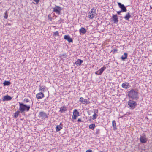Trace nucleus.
<instances>
[{
    "label": "nucleus",
    "mask_w": 152,
    "mask_h": 152,
    "mask_svg": "<svg viewBox=\"0 0 152 152\" xmlns=\"http://www.w3.org/2000/svg\"><path fill=\"white\" fill-rule=\"evenodd\" d=\"M19 110L21 113L24 112L25 111H28L30 108V105H26L23 103L19 102Z\"/></svg>",
    "instance_id": "nucleus-2"
},
{
    "label": "nucleus",
    "mask_w": 152,
    "mask_h": 152,
    "mask_svg": "<svg viewBox=\"0 0 152 152\" xmlns=\"http://www.w3.org/2000/svg\"><path fill=\"white\" fill-rule=\"evenodd\" d=\"M86 152H93L92 150L91 149H88L87 150Z\"/></svg>",
    "instance_id": "nucleus-36"
},
{
    "label": "nucleus",
    "mask_w": 152,
    "mask_h": 152,
    "mask_svg": "<svg viewBox=\"0 0 152 152\" xmlns=\"http://www.w3.org/2000/svg\"><path fill=\"white\" fill-rule=\"evenodd\" d=\"M53 12L58 13V14H60V11L62 10L61 8L59 6H56L55 7L53 8Z\"/></svg>",
    "instance_id": "nucleus-5"
},
{
    "label": "nucleus",
    "mask_w": 152,
    "mask_h": 152,
    "mask_svg": "<svg viewBox=\"0 0 152 152\" xmlns=\"http://www.w3.org/2000/svg\"><path fill=\"white\" fill-rule=\"evenodd\" d=\"M95 127V125L94 124H92L89 125V128L90 129L93 130Z\"/></svg>",
    "instance_id": "nucleus-24"
},
{
    "label": "nucleus",
    "mask_w": 152,
    "mask_h": 152,
    "mask_svg": "<svg viewBox=\"0 0 152 152\" xmlns=\"http://www.w3.org/2000/svg\"><path fill=\"white\" fill-rule=\"evenodd\" d=\"M128 96L134 100H137L139 98L137 90L132 89L128 92Z\"/></svg>",
    "instance_id": "nucleus-1"
},
{
    "label": "nucleus",
    "mask_w": 152,
    "mask_h": 152,
    "mask_svg": "<svg viewBox=\"0 0 152 152\" xmlns=\"http://www.w3.org/2000/svg\"><path fill=\"white\" fill-rule=\"evenodd\" d=\"M6 25H10V23H7L6 24Z\"/></svg>",
    "instance_id": "nucleus-42"
},
{
    "label": "nucleus",
    "mask_w": 152,
    "mask_h": 152,
    "mask_svg": "<svg viewBox=\"0 0 152 152\" xmlns=\"http://www.w3.org/2000/svg\"><path fill=\"white\" fill-rule=\"evenodd\" d=\"M96 12V10L94 8L91 9L88 15V18L91 19H93L95 16Z\"/></svg>",
    "instance_id": "nucleus-4"
},
{
    "label": "nucleus",
    "mask_w": 152,
    "mask_h": 152,
    "mask_svg": "<svg viewBox=\"0 0 152 152\" xmlns=\"http://www.w3.org/2000/svg\"><path fill=\"white\" fill-rule=\"evenodd\" d=\"M45 95L42 92H39L36 94V97L37 99H41L44 97Z\"/></svg>",
    "instance_id": "nucleus-11"
},
{
    "label": "nucleus",
    "mask_w": 152,
    "mask_h": 152,
    "mask_svg": "<svg viewBox=\"0 0 152 152\" xmlns=\"http://www.w3.org/2000/svg\"><path fill=\"white\" fill-rule=\"evenodd\" d=\"M79 112L76 109H75L73 112L72 118L74 119H76L77 117L79 116Z\"/></svg>",
    "instance_id": "nucleus-8"
},
{
    "label": "nucleus",
    "mask_w": 152,
    "mask_h": 152,
    "mask_svg": "<svg viewBox=\"0 0 152 152\" xmlns=\"http://www.w3.org/2000/svg\"><path fill=\"white\" fill-rule=\"evenodd\" d=\"M62 20L61 19V18L60 19V21H59L60 23L61 22V21H62Z\"/></svg>",
    "instance_id": "nucleus-43"
},
{
    "label": "nucleus",
    "mask_w": 152,
    "mask_h": 152,
    "mask_svg": "<svg viewBox=\"0 0 152 152\" xmlns=\"http://www.w3.org/2000/svg\"><path fill=\"white\" fill-rule=\"evenodd\" d=\"M64 38L65 39L67 40L69 42H73L72 39L69 35H64Z\"/></svg>",
    "instance_id": "nucleus-12"
},
{
    "label": "nucleus",
    "mask_w": 152,
    "mask_h": 152,
    "mask_svg": "<svg viewBox=\"0 0 152 152\" xmlns=\"http://www.w3.org/2000/svg\"><path fill=\"white\" fill-rule=\"evenodd\" d=\"M62 129V124L60 123V125H57L56 127V132L60 131Z\"/></svg>",
    "instance_id": "nucleus-15"
},
{
    "label": "nucleus",
    "mask_w": 152,
    "mask_h": 152,
    "mask_svg": "<svg viewBox=\"0 0 152 152\" xmlns=\"http://www.w3.org/2000/svg\"><path fill=\"white\" fill-rule=\"evenodd\" d=\"M79 32L80 34H84L86 32V30L83 27H81L79 30Z\"/></svg>",
    "instance_id": "nucleus-17"
},
{
    "label": "nucleus",
    "mask_w": 152,
    "mask_h": 152,
    "mask_svg": "<svg viewBox=\"0 0 152 152\" xmlns=\"http://www.w3.org/2000/svg\"><path fill=\"white\" fill-rule=\"evenodd\" d=\"M113 15V16L112 17V18H113V20L114 21V23H117L118 21V17H117V15Z\"/></svg>",
    "instance_id": "nucleus-16"
},
{
    "label": "nucleus",
    "mask_w": 152,
    "mask_h": 152,
    "mask_svg": "<svg viewBox=\"0 0 152 152\" xmlns=\"http://www.w3.org/2000/svg\"><path fill=\"white\" fill-rule=\"evenodd\" d=\"M50 15L49 14L48 15V17L49 19L51 20L52 19V17H50Z\"/></svg>",
    "instance_id": "nucleus-34"
},
{
    "label": "nucleus",
    "mask_w": 152,
    "mask_h": 152,
    "mask_svg": "<svg viewBox=\"0 0 152 152\" xmlns=\"http://www.w3.org/2000/svg\"><path fill=\"white\" fill-rule=\"evenodd\" d=\"M39 91L42 92H44L45 91V89L43 86H40Z\"/></svg>",
    "instance_id": "nucleus-26"
},
{
    "label": "nucleus",
    "mask_w": 152,
    "mask_h": 152,
    "mask_svg": "<svg viewBox=\"0 0 152 152\" xmlns=\"http://www.w3.org/2000/svg\"><path fill=\"white\" fill-rule=\"evenodd\" d=\"M98 71H96L95 72V74L96 75H99V73H98Z\"/></svg>",
    "instance_id": "nucleus-39"
},
{
    "label": "nucleus",
    "mask_w": 152,
    "mask_h": 152,
    "mask_svg": "<svg viewBox=\"0 0 152 152\" xmlns=\"http://www.w3.org/2000/svg\"><path fill=\"white\" fill-rule=\"evenodd\" d=\"M39 115L41 117H42L44 118H48V115L46 114V113L44 112H40L39 113Z\"/></svg>",
    "instance_id": "nucleus-13"
},
{
    "label": "nucleus",
    "mask_w": 152,
    "mask_h": 152,
    "mask_svg": "<svg viewBox=\"0 0 152 152\" xmlns=\"http://www.w3.org/2000/svg\"><path fill=\"white\" fill-rule=\"evenodd\" d=\"M121 86L124 88L127 89L129 88L130 87V86L128 82H125L122 84Z\"/></svg>",
    "instance_id": "nucleus-10"
},
{
    "label": "nucleus",
    "mask_w": 152,
    "mask_h": 152,
    "mask_svg": "<svg viewBox=\"0 0 152 152\" xmlns=\"http://www.w3.org/2000/svg\"><path fill=\"white\" fill-rule=\"evenodd\" d=\"M33 1H34L37 4H38L39 2V0H33Z\"/></svg>",
    "instance_id": "nucleus-35"
},
{
    "label": "nucleus",
    "mask_w": 152,
    "mask_h": 152,
    "mask_svg": "<svg viewBox=\"0 0 152 152\" xmlns=\"http://www.w3.org/2000/svg\"><path fill=\"white\" fill-rule=\"evenodd\" d=\"M2 99L3 101H9L11 100L12 98L10 96L8 95H7L4 96Z\"/></svg>",
    "instance_id": "nucleus-14"
},
{
    "label": "nucleus",
    "mask_w": 152,
    "mask_h": 152,
    "mask_svg": "<svg viewBox=\"0 0 152 152\" xmlns=\"http://www.w3.org/2000/svg\"><path fill=\"white\" fill-rule=\"evenodd\" d=\"M77 121L79 122H81L82 121L81 120V119L80 118H79L78 119Z\"/></svg>",
    "instance_id": "nucleus-38"
},
{
    "label": "nucleus",
    "mask_w": 152,
    "mask_h": 152,
    "mask_svg": "<svg viewBox=\"0 0 152 152\" xmlns=\"http://www.w3.org/2000/svg\"><path fill=\"white\" fill-rule=\"evenodd\" d=\"M97 116L98 115L96 113H94L93 115L92 119L95 120L97 118Z\"/></svg>",
    "instance_id": "nucleus-29"
},
{
    "label": "nucleus",
    "mask_w": 152,
    "mask_h": 152,
    "mask_svg": "<svg viewBox=\"0 0 152 152\" xmlns=\"http://www.w3.org/2000/svg\"><path fill=\"white\" fill-rule=\"evenodd\" d=\"M79 101L82 104H88L90 103V102L87 99H84L83 97H80L79 99Z\"/></svg>",
    "instance_id": "nucleus-9"
},
{
    "label": "nucleus",
    "mask_w": 152,
    "mask_h": 152,
    "mask_svg": "<svg viewBox=\"0 0 152 152\" xmlns=\"http://www.w3.org/2000/svg\"><path fill=\"white\" fill-rule=\"evenodd\" d=\"M20 113V111H17V112H15L14 113V117L15 118H17L18 117L19 115V114Z\"/></svg>",
    "instance_id": "nucleus-28"
},
{
    "label": "nucleus",
    "mask_w": 152,
    "mask_h": 152,
    "mask_svg": "<svg viewBox=\"0 0 152 152\" xmlns=\"http://www.w3.org/2000/svg\"><path fill=\"white\" fill-rule=\"evenodd\" d=\"M11 83L9 81H5L3 83V84L4 86H8L10 85Z\"/></svg>",
    "instance_id": "nucleus-25"
},
{
    "label": "nucleus",
    "mask_w": 152,
    "mask_h": 152,
    "mask_svg": "<svg viewBox=\"0 0 152 152\" xmlns=\"http://www.w3.org/2000/svg\"><path fill=\"white\" fill-rule=\"evenodd\" d=\"M117 51H118V50L117 49H114V53H116V52Z\"/></svg>",
    "instance_id": "nucleus-40"
},
{
    "label": "nucleus",
    "mask_w": 152,
    "mask_h": 152,
    "mask_svg": "<svg viewBox=\"0 0 152 152\" xmlns=\"http://www.w3.org/2000/svg\"><path fill=\"white\" fill-rule=\"evenodd\" d=\"M128 104L130 107L131 109H134L137 105L136 102L132 100H129L128 102Z\"/></svg>",
    "instance_id": "nucleus-3"
},
{
    "label": "nucleus",
    "mask_w": 152,
    "mask_h": 152,
    "mask_svg": "<svg viewBox=\"0 0 152 152\" xmlns=\"http://www.w3.org/2000/svg\"><path fill=\"white\" fill-rule=\"evenodd\" d=\"M67 110V108L65 106H63L60 108V112L61 113L65 112Z\"/></svg>",
    "instance_id": "nucleus-18"
},
{
    "label": "nucleus",
    "mask_w": 152,
    "mask_h": 152,
    "mask_svg": "<svg viewBox=\"0 0 152 152\" xmlns=\"http://www.w3.org/2000/svg\"><path fill=\"white\" fill-rule=\"evenodd\" d=\"M121 12H122V11H121V10L120 11H117V13L119 15H120L121 14H120V13Z\"/></svg>",
    "instance_id": "nucleus-37"
},
{
    "label": "nucleus",
    "mask_w": 152,
    "mask_h": 152,
    "mask_svg": "<svg viewBox=\"0 0 152 152\" xmlns=\"http://www.w3.org/2000/svg\"><path fill=\"white\" fill-rule=\"evenodd\" d=\"M140 140L142 143H145L146 142L147 139L146 138V136L145 134H142V135L140 136Z\"/></svg>",
    "instance_id": "nucleus-6"
},
{
    "label": "nucleus",
    "mask_w": 152,
    "mask_h": 152,
    "mask_svg": "<svg viewBox=\"0 0 152 152\" xmlns=\"http://www.w3.org/2000/svg\"><path fill=\"white\" fill-rule=\"evenodd\" d=\"M112 124L113 128V129L114 130H116L117 129V128L116 126V121L115 120H113L112 121Z\"/></svg>",
    "instance_id": "nucleus-22"
},
{
    "label": "nucleus",
    "mask_w": 152,
    "mask_h": 152,
    "mask_svg": "<svg viewBox=\"0 0 152 152\" xmlns=\"http://www.w3.org/2000/svg\"><path fill=\"white\" fill-rule=\"evenodd\" d=\"M131 17L130 14L129 13H128L124 17V18L126 20H128Z\"/></svg>",
    "instance_id": "nucleus-23"
},
{
    "label": "nucleus",
    "mask_w": 152,
    "mask_h": 152,
    "mask_svg": "<svg viewBox=\"0 0 152 152\" xmlns=\"http://www.w3.org/2000/svg\"><path fill=\"white\" fill-rule=\"evenodd\" d=\"M128 54L127 53H124V55H122L121 58L123 61L125 60L127 58Z\"/></svg>",
    "instance_id": "nucleus-20"
},
{
    "label": "nucleus",
    "mask_w": 152,
    "mask_h": 152,
    "mask_svg": "<svg viewBox=\"0 0 152 152\" xmlns=\"http://www.w3.org/2000/svg\"><path fill=\"white\" fill-rule=\"evenodd\" d=\"M100 130L99 129H96V134H99L100 133Z\"/></svg>",
    "instance_id": "nucleus-32"
},
{
    "label": "nucleus",
    "mask_w": 152,
    "mask_h": 152,
    "mask_svg": "<svg viewBox=\"0 0 152 152\" xmlns=\"http://www.w3.org/2000/svg\"><path fill=\"white\" fill-rule=\"evenodd\" d=\"M117 3L119 7L121 8V11H122V12H126V11L127 10L126 7L124 4H121L120 2H118Z\"/></svg>",
    "instance_id": "nucleus-7"
},
{
    "label": "nucleus",
    "mask_w": 152,
    "mask_h": 152,
    "mask_svg": "<svg viewBox=\"0 0 152 152\" xmlns=\"http://www.w3.org/2000/svg\"><path fill=\"white\" fill-rule=\"evenodd\" d=\"M8 14H7V11H6L5 13L4 14V18L6 19H7V18H8Z\"/></svg>",
    "instance_id": "nucleus-30"
},
{
    "label": "nucleus",
    "mask_w": 152,
    "mask_h": 152,
    "mask_svg": "<svg viewBox=\"0 0 152 152\" xmlns=\"http://www.w3.org/2000/svg\"><path fill=\"white\" fill-rule=\"evenodd\" d=\"M53 35L54 36H58L59 35V33L58 31L54 32L53 33Z\"/></svg>",
    "instance_id": "nucleus-31"
},
{
    "label": "nucleus",
    "mask_w": 152,
    "mask_h": 152,
    "mask_svg": "<svg viewBox=\"0 0 152 152\" xmlns=\"http://www.w3.org/2000/svg\"><path fill=\"white\" fill-rule=\"evenodd\" d=\"M66 53L61 54L60 56V57L61 59L66 58Z\"/></svg>",
    "instance_id": "nucleus-27"
},
{
    "label": "nucleus",
    "mask_w": 152,
    "mask_h": 152,
    "mask_svg": "<svg viewBox=\"0 0 152 152\" xmlns=\"http://www.w3.org/2000/svg\"><path fill=\"white\" fill-rule=\"evenodd\" d=\"M24 101L26 103L28 102L29 101V99H24Z\"/></svg>",
    "instance_id": "nucleus-33"
},
{
    "label": "nucleus",
    "mask_w": 152,
    "mask_h": 152,
    "mask_svg": "<svg viewBox=\"0 0 152 152\" xmlns=\"http://www.w3.org/2000/svg\"><path fill=\"white\" fill-rule=\"evenodd\" d=\"M98 112V110H95V111H94V112L96 113H97Z\"/></svg>",
    "instance_id": "nucleus-41"
},
{
    "label": "nucleus",
    "mask_w": 152,
    "mask_h": 152,
    "mask_svg": "<svg viewBox=\"0 0 152 152\" xmlns=\"http://www.w3.org/2000/svg\"><path fill=\"white\" fill-rule=\"evenodd\" d=\"M83 61L80 59H78L75 62V64L77 65V66L80 65L81 64L83 63Z\"/></svg>",
    "instance_id": "nucleus-19"
},
{
    "label": "nucleus",
    "mask_w": 152,
    "mask_h": 152,
    "mask_svg": "<svg viewBox=\"0 0 152 152\" xmlns=\"http://www.w3.org/2000/svg\"><path fill=\"white\" fill-rule=\"evenodd\" d=\"M105 69L106 67H104L101 68L98 71L99 72L98 74H99V75H101Z\"/></svg>",
    "instance_id": "nucleus-21"
}]
</instances>
